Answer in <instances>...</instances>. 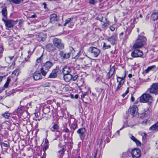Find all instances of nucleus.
<instances>
[{
  "label": "nucleus",
  "instance_id": "obj_23",
  "mask_svg": "<svg viewBox=\"0 0 158 158\" xmlns=\"http://www.w3.org/2000/svg\"><path fill=\"white\" fill-rule=\"evenodd\" d=\"M33 78L36 80H38L41 79L40 73L38 72H35L33 75Z\"/></svg>",
  "mask_w": 158,
  "mask_h": 158
},
{
  "label": "nucleus",
  "instance_id": "obj_48",
  "mask_svg": "<svg viewBox=\"0 0 158 158\" xmlns=\"http://www.w3.org/2000/svg\"><path fill=\"white\" fill-rule=\"evenodd\" d=\"M78 77V76L77 75H76L73 77V76L72 80H73V81H75L77 79Z\"/></svg>",
  "mask_w": 158,
  "mask_h": 158
},
{
  "label": "nucleus",
  "instance_id": "obj_56",
  "mask_svg": "<svg viewBox=\"0 0 158 158\" xmlns=\"http://www.w3.org/2000/svg\"><path fill=\"white\" fill-rule=\"evenodd\" d=\"M103 17L101 16V18H99L98 17V19L101 22H102L103 20Z\"/></svg>",
  "mask_w": 158,
  "mask_h": 158
},
{
  "label": "nucleus",
  "instance_id": "obj_29",
  "mask_svg": "<svg viewBox=\"0 0 158 158\" xmlns=\"http://www.w3.org/2000/svg\"><path fill=\"white\" fill-rule=\"evenodd\" d=\"M131 139L135 142L137 145L140 146L141 145V142L137 139L134 136H132L131 137Z\"/></svg>",
  "mask_w": 158,
  "mask_h": 158
},
{
  "label": "nucleus",
  "instance_id": "obj_35",
  "mask_svg": "<svg viewBox=\"0 0 158 158\" xmlns=\"http://www.w3.org/2000/svg\"><path fill=\"white\" fill-rule=\"evenodd\" d=\"M110 47L111 46L110 45H107L105 43H103V49L104 50H105L106 49L109 48H110Z\"/></svg>",
  "mask_w": 158,
  "mask_h": 158
},
{
  "label": "nucleus",
  "instance_id": "obj_45",
  "mask_svg": "<svg viewBox=\"0 0 158 158\" xmlns=\"http://www.w3.org/2000/svg\"><path fill=\"white\" fill-rule=\"evenodd\" d=\"M11 78L12 77H9L7 78V81L6 83L7 84H9L10 82L11 81Z\"/></svg>",
  "mask_w": 158,
  "mask_h": 158
},
{
  "label": "nucleus",
  "instance_id": "obj_26",
  "mask_svg": "<svg viewBox=\"0 0 158 158\" xmlns=\"http://www.w3.org/2000/svg\"><path fill=\"white\" fill-rule=\"evenodd\" d=\"M149 130L150 131H158V122L150 127Z\"/></svg>",
  "mask_w": 158,
  "mask_h": 158
},
{
  "label": "nucleus",
  "instance_id": "obj_33",
  "mask_svg": "<svg viewBox=\"0 0 158 158\" xmlns=\"http://www.w3.org/2000/svg\"><path fill=\"white\" fill-rule=\"evenodd\" d=\"M23 0H9V2L15 4H19Z\"/></svg>",
  "mask_w": 158,
  "mask_h": 158
},
{
  "label": "nucleus",
  "instance_id": "obj_13",
  "mask_svg": "<svg viewBox=\"0 0 158 158\" xmlns=\"http://www.w3.org/2000/svg\"><path fill=\"white\" fill-rule=\"evenodd\" d=\"M46 38V35L42 32H40L36 35V38L39 41H44Z\"/></svg>",
  "mask_w": 158,
  "mask_h": 158
},
{
  "label": "nucleus",
  "instance_id": "obj_39",
  "mask_svg": "<svg viewBox=\"0 0 158 158\" xmlns=\"http://www.w3.org/2000/svg\"><path fill=\"white\" fill-rule=\"evenodd\" d=\"M44 146L43 150L44 152H45L46 150L48 148L49 145L48 144H44Z\"/></svg>",
  "mask_w": 158,
  "mask_h": 158
},
{
  "label": "nucleus",
  "instance_id": "obj_8",
  "mask_svg": "<svg viewBox=\"0 0 158 158\" xmlns=\"http://www.w3.org/2000/svg\"><path fill=\"white\" fill-rule=\"evenodd\" d=\"M2 20L4 22L6 29L13 27L15 24V21L13 20H6L2 18Z\"/></svg>",
  "mask_w": 158,
  "mask_h": 158
},
{
  "label": "nucleus",
  "instance_id": "obj_37",
  "mask_svg": "<svg viewBox=\"0 0 158 158\" xmlns=\"http://www.w3.org/2000/svg\"><path fill=\"white\" fill-rule=\"evenodd\" d=\"M98 1L96 0H89V3L90 4H92L93 5H94L96 4Z\"/></svg>",
  "mask_w": 158,
  "mask_h": 158
},
{
  "label": "nucleus",
  "instance_id": "obj_50",
  "mask_svg": "<svg viewBox=\"0 0 158 158\" xmlns=\"http://www.w3.org/2000/svg\"><path fill=\"white\" fill-rule=\"evenodd\" d=\"M3 49L2 47H0V57H1L2 54L3 52Z\"/></svg>",
  "mask_w": 158,
  "mask_h": 158
},
{
  "label": "nucleus",
  "instance_id": "obj_11",
  "mask_svg": "<svg viewBox=\"0 0 158 158\" xmlns=\"http://www.w3.org/2000/svg\"><path fill=\"white\" fill-rule=\"evenodd\" d=\"M131 154L133 158H139L141 155L140 151L139 149H134L132 151Z\"/></svg>",
  "mask_w": 158,
  "mask_h": 158
},
{
  "label": "nucleus",
  "instance_id": "obj_41",
  "mask_svg": "<svg viewBox=\"0 0 158 158\" xmlns=\"http://www.w3.org/2000/svg\"><path fill=\"white\" fill-rule=\"evenodd\" d=\"M64 151H65V150H64V148H63L61 150L59 151L58 152V153H59V155H60V154L63 155L64 154Z\"/></svg>",
  "mask_w": 158,
  "mask_h": 158
},
{
  "label": "nucleus",
  "instance_id": "obj_64",
  "mask_svg": "<svg viewBox=\"0 0 158 158\" xmlns=\"http://www.w3.org/2000/svg\"><path fill=\"white\" fill-rule=\"evenodd\" d=\"M116 133L118 134V135H119V130Z\"/></svg>",
  "mask_w": 158,
  "mask_h": 158
},
{
  "label": "nucleus",
  "instance_id": "obj_34",
  "mask_svg": "<svg viewBox=\"0 0 158 158\" xmlns=\"http://www.w3.org/2000/svg\"><path fill=\"white\" fill-rule=\"evenodd\" d=\"M105 19L106 20V22L103 23L102 25V27L103 28H106L110 24L109 22L107 20V19L105 18Z\"/></svg>",
  "mask_w": 158,
  "mask_h": 158
},
{
  "label": "nucleus",
  "instance_id": "obj_51",
  "mask_svg": "<svg viewBox=\"0 0 158 158\" xmlns=\"http://www.w3.org/2000/svg\"><path fill=\"white\" fill-rule=\"evenodd\" d=\"M79 53H78L76 55V56L75 57H74L73 58H72V59H77L79 58Z\"/></svg>",
  "mask_w": 158,
  "mask_h": 158
},
{
  "label": "nucleus",
  "instance_id": "obj_61",
  "mask_svg": "<svg viewBox=\"0 0 158 158\" xmlns=\"http://www.w3.org/2000/svg\"><path fill=\"white\" fill-rule=\"evenodd\" d=\"M78 95L77 94L75 96V98L76 99L78 98Z\"/></svg>",
  "mask_w": 158,
  "mask_h": 158
},
{
  "label": "nucleus",
  "instance_id": "obj_44",
  "mask_svg": "<svg viewBox=\"0 0 158 158\" xmlns=\"http://www.w3.org/2000/svg\"><path fill=\"white\" fill-rule=\"evenodd\" d=\"M42 55L40 57H39L38 58H37L36 60V62L37 63H41L42 60Z\"/></svg>",
  "mask_w": 158,
  "mask_h": 158
},
{
  "label": "nucleus",
  "instance_id": "obj_19",
  "mask_svg": "<svg viewBox=\"0 0 158 158\" xmlns=\"http://www.w3.org/2000/svg\"><path fill=\"white\" fill-rule=\"evenodd\" d=\"M59 19L56 14H53L50 16V22L52 23H54L57 22Z\"/></svg>",
  "mask_w": 158,
  "mask_h": 158
},
{
  "label": "nucleus",
  "instance_id": "obj_16",
  "mask_svg": "<svg viewBox=\"0 0 158 158\" xmlns=\"http://www.w3.org/2000/svg\"><path fill=\"white\" fill-rule=\"evenodd\" d=\"M137 107L135 105H133L130 109V112L133 117L135 116L137 114Z\"/></svg>",
  "mask_w": 158,
  "mask_h": 158
},
{
  "label": "nucleus",
  "instance_id": "obj_25",
  "mask_svg": "<svg viewBox=\"0 0 158 158\" xmlns=\"http://www.w3.org/2000/svg\"><path fill=\"white\" fill-rule=\"evenodd\" d=\"M156 69V65H154L149 66L148 67L147 69L144 70L143 73H147L150 71L153 70L154 69Z\"/></svg>",
  "mask_w": 158,
  "mask_h": 158
},
{
  "label": "nucleus",
  "instance_id": "obj_38",
  "mask_svg": "<svg viewBox=\"0 0 158 158\" xmlns=\"http://www.w3.org/2000/svg\"><path fill=\"white\" fill-rule=\"evenodd\" d=\"M44 69V68H42L40 69V72L41 73H42V75L44 76H45L47 72H45Z\"/></svg>",
  "mask_w": 158,
  "mask_h": 158
},
{
  "label": "nucleus",
  "instance_id": "obj_9",
  "mask_svg": "<svg viewBox=\"0 0 158 158\" xmlns=\"http://www.w3.org/2000/svg\"><path fill=\"white\" fill-rule=\"evenodd\" d=\"M143 55V52L140 50L135 49L131 53V56L134 58L141 57Z\"/></svg>",
  "mask_w": 158,
  "mask_h": 158
},
{
  "label": "nucleus",
  "instance_id": "obj_3",
  "mask_svg": "<svg viewBox=\"0 0 158 158\" xmlns=\"http://www.w3.org/2000/svg\"><path fill=\"white\" fill-rule=\"evenodd\" d=\"M88 52L94 57H98L100 53L99 49L94 47H90L88 49Z\"/></svg>",
  "mask_w": 158,
  "mask_h": 158
},
{
  "label": "nucleus",
  "instance_id": "obj_5",
  "mask_svg": "<svg viewBox=\"0 0 158 158\" xmlns=\"http://www.w3.org/2000/svg\"><path fill=\"white\" fill-rule=\"evenodd\" d=\"M124 74L125 75L123 77H117V82L118 83V85L117 86V88L116 89V91H118L121 87L122 85H123L125 80L124 78L126 76V72L124 71Z\"/></svg>",
  "mask_w": 158,
  "mask_h": 158
},
{
  "label": "nucleus",
  "instance_id": "obj_18",
  "mask_svg": "<svg viewBox=\"0 0 158 158\" xmlns=\"http://www.w3.org/2000/svg\"><path fill=\"white\" fill-rule=\"evenodd\" d=\"M72 68L68 66H66L62 69V72L63 74H69L71 73Z\"/></svg>",
  "mask_w": 158,
  "mask_h": 158
},
{
  "label": "nucleus",
  "instance_id": "obj_62",
  "mask_svg": "<svg viewBox=\"0 0 158 158\" xmlns=\"http://www.w3.org/2000/svg\"><path fill=\"white\" fill-rule=\"evenodd\" d=\"M128 77L129 78H131L132 77V75L131 74H130L128 75Z\"/></svg>",
  "mask_w": 158,
  "mask_h": 158
},
{
  "label": "nucleus",
  "instance_id": "obj_60",
  "mask_svg": "<svg viewBox=\"0 0 158 158\" xmlns=\"http://www.w3.org/2000/svg\"><path fill=\"white\" fill-rule=\"evenodd\" d=\"M3 77L2 76H0V82H1L3 79Z\"/></svg>",
  "mask_w": 158,
  "mask_h": 158
},
{
  "label": "nucleus",
  "instance_id": "obj_28",
  "mask_svg": "<svg viewBox=\"0 0 158 158\" xmlns=\"http://www.w3.org/2000/svg\"><path fill=\"white\" fill-rule=\"evenodd\" d=\"M2 14L5 18H7V12L6 7H4L2 9Z\"/></svg>",
  "mask_w": 158,
  "mask_h": 158
},
{
  "label": "nucleus",
  "instance_id": "obj_43",
  "mask_svg": "<svg viewBox=\"0 0 158 158\" xmlns=\"http://www.w3.org/2000/svg\"><path fill=\"white\" fill-rule=\"evenodd\" d=\"M23 107L22 106L19 107L17 109V112L19 113H21L23 111Z\"/></svg>",
  "mask_w": 158,
  "mask_h": 158
},
{
  "label": "nucleus",
  "instance_id": "obj_42",
  "mask_svg": "<svg viewBox=\"0 0 158 158\" xmlns=\"http://www.w3.org/2000/svg\"><path fill=\"white\" fill-rule=\"evenodd\" d=\"M71 20V19L70 18H68L67 19H66L65 21V22L64 24V26H65L67 24L70 22Z\"/></svg>",
  "mask_w": 158,
  "mask_h": 158
},
{
  "label": "nucleus",
  "instance_id": "obj_1",
  "mask_svg": "<svg viewBox=\"0 0 158 158\" xmlns=\"http://www.w3.org/2000/svg\"><path fill=\"white\" fill-rule=\"evenodd\" d=\"M144 32L141 33L137 39L136 40L134 44L133 48L134 49L139 48L142 47L144 45L147 41V39L143 35Z\"/></svg>",
  "mask_w": 158,
  "mask_h": 158
},
{
  "label": "nucleus",
  "instance_id": "obj_12",
  "mask_svg": "<svg viewBox=\"0 0 158 158\" xmlns=\"http://www.w3.org/2000/svg\"><path fill=\"white\" fill-rule=\"evenodd\" d=\"M86 132V130L85 128L79 129L77 133L79 135V137L81 140H83L85 138V134Z\"/></svg>",
  "mask_w": 158,
  "mask_h": 158
},
{
  "label": "nucleus",
  "instance_id": "obj_46",
  "mask_svg": "<svg viewBox=\"0 0 158 158\" xmlns=\"http://www.w3.org/2000/svg\"><path fill=\"white\" fill-rule=\"evenodd\" d=\"M87 92H85L84 93H83L81 95V97L82 99L84 98L85 96L87 95Z\"/></svg>",
  "mask_w": 158,
  "mask_h": 158
},
{
  "label": "nucleus",
  "instance_id": "obj_24",
  "mask_svg": "<svg viewBox=\"0 0 158 158\" xmlns=\"http://www.w3.org/2000/svg\"><path fill=\"white\" fill-rule=\"evenodd\" d=\"M46 48L48 51H53L55 50V48L52 44H49L46 45Z\"/></svg>",
  "mask_w": 158,
  "mask_h": 158
},
{
  "label": "nucleus",
  "instance_id": "obj_55",
  "mask_svg": "<svg viewBox=\"0 0 158 158\" xmlns=\"http://www.w3.org/2000/svg\"><path fill=\"white\" fill-rule=\"evenodd\" d=\"M8 85H9L8 84H7L6 83L4 85V88H7L8 87Z\"/></svg>",
  "mask_w": 158,
  "mask_h": 158
},
{
  "label": "nucleus",
  "instance_id": "obj_15",
  "mask_svg": "<svg viewBox=\"0 0 158 158\" xmlns=\"http://www.w3.org/2000/svg\"><path fill=\"white\" fill-rule=\"evenodd\" d=\"M117 35L116 34H113L112 36L109 38H108L107 40L110 42L111 44H114L116 41Z\"/></svg>",
  "mask_w": 158,
  "mask_h": 158
},
{
  "label": "nucleus",
  "instance_id": "obj_58",
  "mask_svg": "<svg viewBox=\"0 0 158 158\" xmlns=\"http://www.w3.org/2000/svg\"><path fill=\"white\" fill-rule=\"evenodd\" d=\"M135 100L134 98L133 97V96L132 95L131 97V101L132 102H134Z\"/></svg>",
  "mask_w": 158,
  "mask_h": 158
},
{
  "label": "nucleus",
  "instance_id": "obj_52",
  "mask_svg": "<svg viewBox=\"0 0 158 158\" xmlns=\"http://www.w3.org/2000/svg\"><path fill=\"white\" fill-rule=\"evenodd\" d=\"M110 28L112 31H114L115 29V28L112 26H110Z\"/></svg>",
  "mask_w": 158,
  "mask_h": 158
},
{
  "label": "nucleus",
  "instance_id": "obj_20",
  "mask_svg": "<svg viewBox=\"0 0 158 158\" xmlns=\"http://www.w3.org/2000/svg\"><path fill=\"white\" fill-rule=\"evenodd\" d=\"M52 65V62L50 61H48L44 64L43 68L45 70H48Z\"/></svg>",
  "mask_w": 158,
  "mask_h": 158
},
{
  "label": "nucleus",
  "instance_id": "obj_27",
  "mask_svg": "<svg viewBox=\"0 0 158 158\" xmlns=\"http://www.w3.org/2000/svg\"><path fill=\"white\" fill-rule=\"evenodd\" d=\"M114 67L113 66L110 69L109 72L107 74V75L108 76V78H110L112 77V75L114 73Z\"/></svg>",
  "mask_w": 158,
  "mask_h": 158
},
{
  "label": "nucleus",
  "instance_id": "obj_14",
  "mask_svg": "<svg viewBox=\"0 0 158 158\" xmlns=\"http://www.w3.org/2000/svg\"><path fill=\"white\" fill-rule=\"evenodd\" d=\"M77 120L74 118H71L69 121V124H71L72 127L74 130H75L77 127Z\"/></svg>",
  "mask_w": 158,
  "mask_h": 158
},
{
  "label": "nucleus",
  "instance_id": "obj_49",
  "mask_svg": "<svg viewBox=\"0 0 158 158\" xmlns=\"http://www.w3.org/2000/svg\"><path fill=\"white\" fill-rule=\"evenodd\" d=\"M1 146L2 147V146H4V147H7L8 146V145L6 143L4 142H2L1 143Z\"/></svg>",
  "mask_w": 158,
  "mask_h": 158
},
{
  "label": "nucleus",
  "instance_id": "obj_30",
  "mask_svg": "<svg viewBox=\"0 0 158 158\" xmlns=\"http://www.w3.org/2000/svg\"><path fill=\"white\" fill-rule=\"evenodd\" d=\"M83 64L85 66H86L90 63V60L88 58H84L83 61Z\"/></svg>",
  "mask_w": 158,
  "mask_h": 158
},
{
  "label": "nucleus",
  "instance_id": "obj_54",
  "mask_svg": "<svg viewBox=\"0 0 158 158\" xmlns=\"http://www.w3.org/2000/svg\"><path fill=\"white\" fill-rule=\"evenodd\" d=\"M37 15H32L30 18H35L37 17Z\"/></svg>",
  "mask_w": 158,
  "mask_h": 158
},
{
  "label": "nucleus",
  "instance_id": "obj_57",
  "mask_svg": "<svg viewBox=\"0 0 158 158\" xmlns=\"http://www.w3.org/2000/svg\"><path fill=\"white\" fill-rule=\"evenodd\" d=\"M48 139L47 138H46L45 139V143L44 144H48Z\"/></svg>",
  "mask_w": 158,
  "mask_h": 158
},
{
  "label": "nucleus",
  "instance_id": "obj_2",
  "mask_svg": "<svg viewBox=\"0 0 158 158\" xmlns=\"http://www.w3.org/2000/svg\"><path fill=\"white\" fill-rule=\"evenodd\" d=\"M140 102L142 103H151L153 101L152 97L148 94L145 93L140 97Z\"/></svg>",
  "mask_w": 158,
  "mask_h": 158
},
{
  "label": "nucleus",
  "instance_id": "obj_21",
  "mask_svg": "<svg viewBox=\"0 0 158 158\" xmlns=\"http://www.w3.org/2000/svg\"><path fill=\"white\" fill-rule=\"evenodd\" d=\"M63 75L64 79L66 82H69L72 80L73 76L70 74Z\"/></svg>",
  "mask_w": 158,
  "mask_h": 158
},
{
  "label": "nucleus",
  "instance_id": "obj_22",
  "mask_svg": "<svg viewBox=\"0 0 158 158\" xmlns=\"http://www.w3.org/2000/svg\"><path fill=\"white\" fill-rule=\"evenodd\" d=\"M151 18L153 21L156 20L158 18V10H154L151 15Z\"/></svg>",
  "mask_w": 158,
  "mask_h": 158
},
{
  "label": "nucleus",
  "instance_id": "obj_10",
  "mask_svg": "<svg viewBox=\"0 0 158 158\" xmlns=\"http://www.w3.org/2000/svg\"><path fill=\"white\" fill-rule=\"evenodd\" d=\"M60 73L61 71L58 68H56L52 71L48 78H55L57 77V74H59Z\"/></svg>",
  "mask_w": 158,
  "mask_h": 158
},
{
  "label": "nucleus",
  "instance_id": "obj_53",
  "mask_svg": "<svg viewBox=\"0 0 158 158\" xmlns=\"http://www.w3.org/2000/svg\"><path fill=\"white\" fill-rule=\"evenodd\" d=\"M64 131L66 133H68L69 131V130L68 128H66L64 129Z\"/></svg>",
  "mask_w": 158,
  "mask_h": 158
},
{
  "label": "nucleus",
  "instance_id": "obj_17",
  "mask_svg": "<svg viewBox=\"0 0 158 158\" xmlns=\"http://www.w3.org/2000/svg\"><path fill=\"white\" fill-rule=\"evenodd\" d=\"M20 72V70L19 69L15 70L12 72L11 77L13 79V81H17V77L19 75Z\"/></svg>",
  "mask_w": 158,
  "mask_h": 158
},
{
  "label": "nucleus",
  "instance_id": "obj_40",
  "mask_svg": "<svg viewBox=\"0 0 158 158\" xmlns=\"http://www.w3.org/2000/svg\"><path fill=\"white\" fill-rule=\"evenodd\" d=\"M149 111L148 110V109H147V111H145L144 113H143L142 114V115H143V116L144 117H147L149 114Z\"/></svg>",
  "mask_w": 158,
  "mask_h": 158
},
{
  "label": "nucleus",
  "instance_id": "obj_31",
  "mask_svg": "<svg viewBox=\"0 0 158 158\" xmlns=\"http://www.w3.org/2000/svg\"><path fill=\"white\" fill-rule=\"evenodd\" d=\"M59 128V126L57 124H54L52 127V128L53 129H52L51 131L52 132H54L55 131L54 130H56V131H58Z\"/></svg>",
  "mask_w": 158,
  "mask_h": 158
},
{
  "label": "nucleus",
  "instance_id": "obj_7",
  "mask_svg": "<svg viewBox=\"0 0 158 158\" xmlns=\"http://www.w3.org/2000/svg\"><path fill=\"white\" fill-rule=\"evenodd\" d=\"M53 43L54 46L56 47L59 49H62L64 48V45L62 43L60 39L56 38L53 39Z\"/></svg>",
  "mask_w": 158,
  "mask_h": 158
},
{
  "label": "nucleus",
  "instance_id": "obj_32",
  "mask_svg": "<svg viewBox=\"0 0 158 158\" xmlns=\"http://www.w3.org/2000/svg\"><path fill=\"white\" fill-rule=\"evenodd\" d=\"M28 55H27V58H25V60L23 61V62L24 63H25L29 61V59L32 54V52H31L30 50H29L28 51Z\"/></svg>",
  "mask_w": 158,
  "mask_h": 158
},
{
  "label": "nucleus",
  "instance_id": "obj_47",
  "mask_svg": "<svg viewBox=\"0 0 158 158\" xmlns=\"http://www.w3.org/2000/svg\"><path fill=\"white\" fill-rule=\"evenodd\" d=\"M129 92V90L128 88H127V90L125 92V93L123 94L122 96L123 98H124L126 95Z\"/></svg>",
  "mask_w": 158,
  "mask_h": 158
},
{
  "label": "nucleus",
  "instance_id": "obj_6",
  "mask_svg": "<svg viewBox=\"0 0 158 158\" xmlns=\"http://www.w3.org/2000/svg\"><path fill=\"white\" fill-rule=\"evenodd\" d=\"M148 91L151 94H157L158 93V83H153L148 89Z\"/></svg>",
  "mask_w": 158,
  "mask_h": 158
},
{
  "label": "nucleus",
  "instance_id": "obj_59",
  "mask_svg": "<svg viewBox=\"0 0 158 158\" xmlns=\"http://www.w3.org/2000/svg\"><path fill=\"white\" fill-rule=\"evenodd\" d=\"M8 58L10 60H12L13 58V56H9Z\"/></svg>",
  "mask_w": 158,
  "mask_h": 158
},
{
  "label": "nucleus",
  "instance_id": "obj_4",
  "mask_svg": "<svg viewBox=\"0 0 158 158\" xmlns=\"http://www.w3.org/2000/svg\"><path fill=\"white\" fill-rule=\"evenodd\" d=\"M74 52V50L73 49L72 51L68 53H66L63 51L60 52L59 55L62 60H67L69 59L72 54Z\"/></svg>",
  "mask_w": 158,
  "mask_h": 158
},
{
  "label": "nucleus",
  "instance_id": "obj_63",
  "mask_svg": "<svg viewBox=\"0 0 158 158\" xmlns=\"http://www.w3.org/2000/svg\"><path fill=\"white\" fill-rule=\"evenodd\" d=\"M73 26V24H71V25H70L69 26V27H72Z\"/></svg>",
  "mask_w": 158,
  "mask_h": 158
},
{
  "label": "nucleus",
  "instance_id": "obj_36",
  "mask_svg": "<svg viewBox=\"0 0 158 158\" xmlns=\"http://www.w3.org/2000/svg\"><path fill=\"white\" fill-rule=\"evenodd\" d=\"M2 116L4 117L5 118H8L10 117V114L7 112H5L4 114H2Z\"/></svg>",
  "mask_w": 158,
  "mask_h": 158
}]
</instances>
